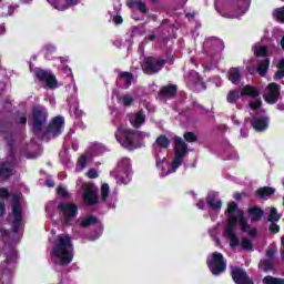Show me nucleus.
Listing matches in <instances>:
<instances>
[{"label":"nucleus","instance_id":"nucleus-20","mask_svg":"<svg viewBox=\"0 0 284 284\" xmlns=\"http://www.w3.org/2000/svg\"><path fill=\"white\" fill-rule=\"evenodd\" d=\"M125 3L130 10H134V8H136V10H139V12H142V14H148L149 12L145 2H142L140 0H126Z\"/></svg>","mask_w":284,"mask_h":284},{"label":"nucleus","instance_id":"nucleus-41","mask_svg":"<svg viewBox=\"0 0 284 284\" xmlns=\"http://www.w3.org/2000/svg\"><path fill=\"white\" fill-rule=\"evenodd\" d=\"M241 247L246 252H252V250H254V245L252 244V241L247 237L242 239Z\"/></svg>","mask_w":284,"mask_h":284},{"label":"nucleus","instance_id":"nucleus-15","mask_svg":"<svg viewBox=\"0 0 284 284\" xmlns=\"http://www.w3.org/2000/svg\"><path fill=\"white\" fill-rule=\"evenodd\" d=\"M132 168V164L130 163L129 158H123L119 163H118V169H116V175L115 179H121L122 183L126 185L128 179L130 176V170Z\"/></svg>","mask_w":284,"mask_h":284},{"label":"nucleus","instance_id":"nucleus-27","mask_svg":"<svg viewBox=\"0 0 284 284\" xmlns=\"http://www.w3.org/2000/svg\"><path fill=\"white\" fill-rule=\"evenodd\" d=\"M270 70V58H264L256 67V72L260 77H266Z\"/></svg>","mask_w":284,"mask_h":284},{"label":"nucleus","instance_id":"nucleus-47","mask_svg":"<svg viewBox=\"0 0 284 284\" xmlns=\"http://www.w3.org/2000/svg\"><path fill=\"white\" fill-rule=\"evenodd\" d=\"M268 232L271 234H278V232H281V226H278V224H276V222H271V224L268 226Z\"/></svg>","mask_w":284,"mask_h":284},{"label":"nucleus","instance_id":"nucleus-29","mask_svg":"<svg viewBox=\"0 0 284 284\" xmlns=\"http://www.w3.org/2000/svg\"><path fill=\"white\" fill-rule=\"evenodd\" d=\"M118 77L121 81H124V88H130L132 81H134V74H132V72L119 71Z\"/></svg>","mask_w":284,"mask_h":284},{"label":"nucleus","instance_id":"nucleus-4","mask_svg":"<svg viewBox=\"0 0 284 284\" xmlns=\"http://www.w3.org/2000/svg\"><path fill=\"white\" fill-rule=\"evenodd\" d=\"M11 196V213L13 217V220L11 221V231L2 227V239H4L6 236L7 239H10V236L19 234V231L21 230V223H23V207L21 206V197L17 193H13Z\"/></svg>","mask_w":284,"mask_h":284},{"label":"nucleus","instance_id":"nucleus-28","mask_svg":"<svg viewBox=\"0 0 284 284\" xmlns=\"http://www.w3.org/2000/svg\"><path fill=\"white\" fill-rule=\"evenodd\" d=\"M155 145H158V148H162V150H169L172 145V140H170L168 135L161 134L156 138Z\"/></svg>","mask_w":284,"mask_h":284},{"label":"nucleus","instance_id":"nucleus-36","mask_svg":"<svg viewBox=\"0 0 284 284\" xmlns=\"http://www.w3.org/2000/svg\"><path fill=\"white\" fill-rule=\"evenodd\" d=\"M258 267L263 270V272H272V270H274V264L272 263V260H261Z\"/></svg>","mask_w":284,"mask_h":284},{"label":"nucleus","instance_id":"nucleus-22","mask_svg":"<svg viewBox=\"0 0 284 284\" xmlns=\"http://www.w3.org/2000/svg\"><path fill=\"white\" fill-rule=\"evenodd\" d=\"M241 90L239 89H233L230 90L227 95H226V101L227 103H230L231 105H236L239 108V101L241 100Z\"/></svg>","mask_w":284,"mask_h":284},{"label":"nucleus","instance_id":"nucleus-57","mask_svg":"<svg viewBox=\"0 0 284 284\" xmlns=\"http://www.w3.org/2000/svg\"><path fill=\"white\" fill-rule=\"evenodd\" d=\"M14 14V7L9 6L8 7V13H6V17H12Z\"/></svg>","mask_w":284,"mask_h":284},{"label":"nucleus","instance_id":"nucleus-19","mask_svg":"<svg viewBox=\"0 0 284 284\" xmlns=\"http://www.w3.org/2000/svg\"><path fill=\"white\" fill-rule=\"evenodd\" d=\"M129 121H130L132 128H135L136 130H139V128H141V125H143V123H145V111L140 110L135 113H131L129 115Z\"/></svg>","mask_w":284,"mask_h":284},{"label":"nucleus","instance_id":"nucleus-62","mask_svg":"<svg viewBox=\"0 0 284 284\" xmlns=\"http://www.w3.org/2000/svg\"><path fill=\"white\" fill-rule=\"evenodd\" d=\"M45 185H47V187H54V182H53V180H47V181H45Z\"/></svg>","mask_w":284,"mask_h":284},{"label":"nucleus","instance_id":"nucleus-23","mask_svg":"<svg viewBox=\"0 0 284 284\" xmlns=\"http://www.w3.org/2000/svg\"><path fill=\"white\" fill-rule=\"evenodd\" d=\"M275 193L276 189L272 186H263L256 190L255 196H257V199H267V196H274Z\"/></svg>","mask_w":284,"mask_h":284},{"label":"nucleus","instance_id":"nucleus-21","mask_svg":"<svg viewBox=\"0 0 284 284\" xmlns=\"http://www.w3.org/2000/svg\"><path fill=\"white\" fill-rule=\"evenodd\" d=\"M241 97H250L251 99H257V97H261V91H258V89L252 87L251 84H246L241 90Z\"/></svg>","mask_w":284,"mask_h":284},{"label":"nucleus","instance_id":"nucleus-64","mask_svg":"<svg viewBox=\"0 0 284 284\" xmlns=\"http://www.w3.org/2000/svg\"><path fill=\"white\" fill-rule=\"evenodd\" d=\"M2 105L7 106L9 110L12 108V103H10V101H3Z\"/></svg>","mask_w":284,"mask_h":284},{"label":"nucleus","instance_id":"nucleus-12","mask_svg":"<svg viewBox=\"0 0 284 284\" xmlns=\"http://www.w3.org/2000/svg\"><path fill=\"white\" fill-rule=\"evenodd\" d=\"M263 99L265 103H268V105L278 103V99H281V85L276 82L268 83L266 92L263 94Z\"/></svg>","mask_w":284,"mask_h":284},{"label":"nucleus","instance_id":"nucleus-50","mask_svg":"<svg viewBox=\"0 0 284 284\" xmlns=\"http://www.w3.org/2000/svg\"><path fill=\"white\" fill-rule=\"evenodd\" d=\"M57 190H58V194L62 199H68V191L65 190V187H63L62 185H59Z\"/></svg>","mask_w":284,"mask_h":284},{"label":"nucleus","instance_id":"nucleus-59","mask_svg":"<svg viewBox=\"0 0 284 284\" xmlns=\"http://www.w3.org/2000/svg\"><path fill=\"white\" fill-rule=\"evenodd\" d=\"M257 231L256 229H248V235L252 236L253 239L256 237Z\"/></svg>","mask_w":284,"mask_h":284},{"label":"nucleus","instance_id":"nucleus-25","mask_svg":"<svg viewBox=\"0 0 284 284\" xmlns=\"http://www.w3.org/2000/svg\"><path fill=\"white\" fill-rule=\"evenodd\" d=\"M248 215L251 216V221L258 222L265 215V211L258 206H252L248 209Z\"/></svg>","mask_w":284,"mask_h":284},{"label":"nucleus","instance_id":"nucleus-10","mask_svg":"<svg viewBox=\"0 0 284 284\" xmlns=\"http://www.w3.org/2000/svg\"><path fill=\"white\" fill-rule=\"evenodd\" d=\"M165 63H168L165 59H159L154 62V57H149L142 65V72L149 77L159 74V72L165 68Z\"/></svg>","mask_w":284,"mask_h":284},{"label":"nucleus","instance_id":"nucleus-1","mask_svg":"<svg viewBox=\"0 0 284 284\" xmlns=\"http://www.w3.org/2000/svg\"><path fill=\"white\" fill-rule=\"evenodd\" d=\"M52 256L58 258L59 265L67 267L74 260V246L72 245V237L70 235H59L53 243L51 252Z\"/></svg>","mask_w":284,"mask_h":284},{"label":"nucleus","instance_id":"nucleus-9","mask_svg":"<svg viewBox=\"0 0 284 284\" xmlns=\"http://www.w3.org/2000/svg\"><path fill=\"white\" fill-rule=\"evenodd\" d=\"M63 128H65V119L58 115L50 121L49 125L43 132V136H52L53 139H57V136H61V134H63Z\"/></svg>","mask_w":284,"mask_h":284},{"label":"nucleus","instance_id":"nucleus-48","mask_svg":"<svg viewBox=\"0 0 284 284\" xmlns=\"http://www.w3.org/2000/svg\"><path fill=\"white\" fill-rule=\"evenodd\" d=\"M65 6L61 8V10H68V8H72L74 6H79V0H64Z\"/></svg>","mask_w":284,"mask_h":284},{"label":"nucleus","instance_id":"nucleus-34","mask_svg":"<svg viewBox=\"0 0 284 284\" xmlns=\"http://www.w3.org/2000/svg\"><path fill=\"white\" fill-rule=\"evenodd\" d=\"M224 236L230 239V247H239L241 245V240H239V236H236V233H224Z\"/></svg>","mask_w":284,"mask_h":284},{"label":"nucleus","instance_id":"nucleus-38","mask_svg":"<svg viewBox=\"0 0 284 284\" xmlns=\"http://www.w3.org/2000/svg\"><path fill=\"white\" fill-rule=\"evenodd\" d=\"M267 220L270 223H278V221H281V214H278V211L276 210V207H271Z\"/></svg>","mask_w":284,"mask_h":284},{"label":"nucleus","instance_id":"nucleus-52","mask_svg":"<svg viewBox=\"0 0 284 284\" xmlns=\"http://www.w3.org/2000/svg\"><path fill=\"white\" fill-rule=\"evenodd\" d=\"M87 176H88L89 179H99V173L97 172V170L90 169V170L87 172Z\"/></svg>","mask_w":284,"mask_h":284},{"label":"nucleus","instance_id":"nucleus-14","mask_svg":"<svg viewBox=\"0 0 284 284\" xmlns=\"http://www.w3.org/2000/svg\"><path fill=\"white\" fill-rule=\"evenodd\" d=\"M231 276L235 284H254V280L247 275V272L239 266L231 267Z\"/></svg>","mask_w":284,"mask_h":284},{"label":"nucleus","instance_id":"nucleus-5","mask_svg":"<svg viewBox=\"0 0 284 284\" xmlns=\"http://www.w3.org/2000/svg\"><path fill=\"white\" fill-rule=\"evenodd\" d=\"M31 120L33 134H41L48 123V109L41 104H34L31 109Z\"/></svg>","mask_w":284,"mask_h":284},{"label":"nucleus","instance_id":"nucleus-40","mask_svg":"<svg viewBox=\"0 0 284 284\" xmlns=\"http://www.w3.org/2000/svg\"><path fill=\"white\" fill-rule=\"evenodd\" d=\"M110 196V185L108 183L102 184L101 186V197L102 202L105 203Z\"/></svg>","mask_w":284,"mask_h":284},{"label":"nucleus","instance_id":"nucleus-24","mask_svg":"<svg viewBox=\"0 0 284 284\" xmlns=\"http://www.w3.org/2000/svg\"><path fill=\"white\" fill-rule=\"evenodd\" d=\"M236 225H239V215H229L227 225L224 229V234H234Z\"/></svg>","mask_w":284,"mask_h":284},{"label":"nucleus","instance_id":"nucleus-63","mask_svg":"<svg viewBox=\"0 0 284 284\" xmlns=\"http://www.w3.org/2000/svg\"><path fill=\"white\" fill-rule=\"evenodd\" d=\"M146 39H148L149 41H154V39H156V34H154V32H151V33L146 37Z\"/></svg>","mask_w":284,"mask_h":284},{"label":"nucleus","instance_id":"nucleus-55","mask_svg":"<svg viewBox=\"0 0 284 284\" xmlns=\"http://www.w3.org/2000/svg\"><path fill=\"white\" fill-rule=\"evenodd\" d=\"M17 123H19L20 125H26V123H28V116L26 115V113H23L18 120Z\"/></svg>","mask_w":284,"mask_h":284},{"label":"nucleus","instance_id":"nucleus-60","mask_svg":"<svg viewBox=\"0 0 284 284\" xmlns=\"http://www.w3.org/2000/svg\"><path fill=\"white\" fill-rule=\"evenodd\" d=\"M196 207H199V210H204V209H205V202L199 201V202L196 203Z\"/></svg>","mask_w":284,"mask_h":284},{"label":"nucleus","instance_id":"nucleus-30","mask_svg":"<svg viewBox=\"0 0 284 284\" xmlns=\"http://www.w3.org/2000/svg\"><path fill=\"white\" fill-rule=\"evenodd\" d=\"M99 223V217L95 215H89L84 220L81 221V227H90L92 225H97Z\"/></svg>","mask_w":284,"mask_h":284},{"label":"nucleus","instance_id":"nucleus-7","mask_svg":"<svg viewBox=\"0 0 284 284\" xmlns=\"http://www.w3.org/2000/svg\"><path fill=\"white\" fill-rule=\"evenodd\" d=\"M206 265L213 276H221L227 270L223 253L216 251L211 254V258L206 260Z\"/></svg>","mask_w":284,"mask_h":284},{"label":"nucleus","instance_id":"nucleus-37","mask_svg":"<svg viewBox=\"0 0 284 284\" xmlns=\"http://www.w3.org/2000/svg\"><path fill=\"white\" fill-rule=\"evenodd\" d=\"M270 48L267 45H261L260 48H256L254 51V55L258 59L263 57L264 59H267Z\"/></svg>","mask_w":284,"mask_h":284},{"label":"nucleus","instance_id":"nucleus-8","mask_svg":"<svg viewBox=\"0 0 284 284\" xmlns=\"http://www.w3.org/2000/svg\"><path fill=\"white\" fill-rule=\"evenodd\" d=\"M58 210L63 216L64 225H70L79 214V206L72 202H60L58 203Z\"/></svg>","mask_w":284,"mask_h":284},{"label":"nucleus","instance_id":"nucleus-43","mask_svg":"<svg viewBox=\"0 0 284 284\" xmlns=\"http://www.w3.org/2000/svg\"><path fill=\"white\" fill-rule=\"evenodd\" d=\"M7 145L9 148V159H17V155H14V140L12 138L7 139Z\"/></svg>","mask_w":284,"mask_h":284},{"label":"nucleus","instance_id":"nucleus-32","mask_svg":"<svg viewBox=\"0 0 284 284\" xmlns=\"http://www.w3.org/2000/svg\"><path fill=\"white\" fill-rule=\"evenodd\" d=\"M118 102L122 103L124 108H131L132 103H134V98L130 94H123L118 98Z\"/></svg>","mask_w":284,"mask_h":284},{"label":"nucleus","instance_id":"nucleus-61","mask_svg":"<svg viewBox=\"0 0 284 284\" xmlns=\"http://www.w3.org/2000/svg\"><path fill=\"white\" fill-rule=\"evenodd\" d=\"M242 197L243 195L241 194V192H235L233 195V199H235V201H241Z\"/></svg>","mask_w":284,"mask_h":284},{"label":"nucleus","instance_id":"nucleus-13","mask_svg":"<svg viewBox=\"0 0 284 284\" xmlns=\"http://www.w3.org/2000/svg\"><path fill=\"white\" fill-rule=\"evenodd\" d=\"M17 174V158H8L1 162V181H8Z\"/></svg>","mask_w":284,"mask_h":284},{"label":"nucleus","instance_id":"nucleus-56","mask_svg":"<svg viewBox=\"0 0 284 284\" xmlns=\"http://www.w3.org/2000/svg\"><path fill=\"white\" fill-rule=\"evenodd\" d=\"M113 21H114L115 26H121V23H123V17H121V16H115V17L113 18Z\"/></svg>","mask_w":284,"mask_h":284},{"label":"nucleus","instance_id":"nucleus-31","mask_svg":"<svg viewBox=\"0 0 284 284\" xmlns=\"http://www.w3.org/2000/svg\"><path fill=\"white\" fill-rule=\"evenodd\" d=\"M237 216H239V223L242 232H247L250 230V224H247V220H245V213L239 210Z\"/></svg>","mask_w":284,"mask_h":284},{"label":"nucleus","instance_id":"nucleus-2","mask_svg":"<svg viewBox=\"0 0 284 284\" xmlns=\"http://www.w3.org/2000/svg\"><path fill=\"white\" fill-rule=\"evenodd\" d=\"M13 243L14 239L10 240L9 243H6L2 247V256L4 258L1 264L2 284L10 283V281H12L14 270L17 268V260L19 258V255Z\"/></svg>","mask_w":284,"mask_h":284},{"label":"nucleus","instance_id":"nucleus-17","mask_svg":"<svg viewBox=\"0 0 284 284\" xmlns=\"http://www.w3.org/2000/svg\"><path fill=\"white\" fill-rule=\"evenodd\" d=\"M251 125L255 132H265V130L270 128V118L262 114H255L252 118Z\"/></svg>","mask_w":284,"mask_h":284},{"label":"nucleus","instance_id":"nucleus-35","mask_svg":"<svg viewBox=\"0 0 284 284\" xmlns=\"http://www.w3.org/2000/svg\"><path fill=\"white\" fill-rule=\"evenodd\" d=\"M263 284H284V278L283 277H274L272 275H266L262 280Z\"/></svg>","mask_w":284,"mask_h":284},{"label":"nucleus","instance_id":"nucleus-16","mask_svg":"<svg viewBox=\"0 0 284 284\" xmlns=\"http://www.w3.org/2000/svg\"><path fill=\"white\" fill-rule=\"evenodd\" d=\"M82 200L84 205L88 207H92V205H97L99 203V195L97 194V187L90 184L83 192Z\"/></svg>","mask_w":284,"mask_h":284},{"label":"nucleus","instance_id":"nucleus-42","mask_svg":"<svg viewBox=\"0 0 284 284\" xmlns=\"http://www.w3.org/2000/svg\"><path fill=\"white\" fill-rule=\"evenodd\" d=\"M273 17L280 21V23H284V7L275 9Z\"/></svg>","mask_w":284,"mask_h":284},{"label":"nucleus","instance_id":"nucleus-33","mask_svg":"<svg viewBox=\"0 0 284 284\" xmlns=\"http://www.w3.org/2000/svg\"><path fill=\"white\" fill-rule=\"evenodd\" d=\"M206 205L211 210H221L223 207V202L221 200H215L214 197H206Z\"/></svg>","mask_w":284,"mask_h":284},{"label":"nucleus","instance_id":"nucleus-53","mask_svg":"<svg viewBox=\"0 0 284 284\" xmlns=\"http://www.w3.org/2000/svg\"><path fill=\"white\" fill-rule=\"evenodd\" d=\"M78 163L81 165V168H85L88 165V155H81Z\"/></svg>","mask_w":284,"mask_h":284},{"label":"nucleus","instance_id":"nucleus-58","mask_svg":"<svg viewBox=\"0 0 284 284\" xmlns=\"http://www.w3.org/2000/svg\"><path fill=\"white\" fill-rule=\"evenodd\" d=\"M277 70H284V58H282L276 65Z\"/></svg>","mask_w":284,"mask_h":284},{"label":"nucleus","instance_id":"nucleus-54","mask_svg":"<svg viewBox=\"0 0 284 284\" xmlns=\"http://www.w3.org/2000/svg\"><path fill=\"white\" fill-rule=\"evenodd\" d=\"M1 199L6 201V199H10V191L6 187H1Z\"/></svg>","mask_w":284,"mask_h":284},{"label":"nucleus","instance_id":"nucleus-46","mask_svg":"<svg viewBox=\"0 0 284 284\" xmlns=\"http://www.w3.org/2000/svg\"><path fill=\"white\" fill-rule=\"evenodd\" d=\"M251 110H261V105H263V100L261 98L256 99L248 103Z\"/></svg>","mask_w":284,"mask_h":284},{"label":"nucleus","instance_id":"nucleus-18","mask_svg":"<svg viewBox=\"0 0 284 284\" xmlns=\"http://www.w3.org/2000/svg\"><path fill=\"white\" fill-rule=\"evenodd\" d=\"M179 92V87L176 84H168L160 89L159 97L161 99H174Z\"/></svg>","mask_w":284,"mask_h":284},{"label":"nucleus","instance_id":"nucleus-6","mask_svg":"<svg viewBox=\"0 0 284 284\" xmlns=\"http://www.w3.org/2000/svg\"><path fill=\"white\" fill-rule=\"evenodd\" d=\"M174 158L171 162L173 172H176L183 165V159L187 156V143L181 136L175 135L173 139Z\"/></svg>","mask_w":284,"mask_h":284},{"label":"nucleus","instance_id":"nucleus-26","mask_svg":"<svg viewBox=\"0 0 284 284\" xmlns=\"http://www.w3.org/2000/svg\"><path fill=\"white\" fill-rule=\"evenodd\" d=\"M229 81L234 85H239L241 83V69L236 67H232L229 70Z\"/></svg>","mask_w":284,"mask_h":284},{"label":"nucleus","instance_id":"nucleus-39","mask_svg":"<svg viewBox=\"0 0 284 284\" xmlns=\"http://www.w3.org/2000/svg\"><path fill=\"white\" fill-rule=\"evenodd\" d=\"M183 139L186 141V143H196V141H199V135L192 131H186L183 134Z\"/></svg>","mask_w":284,"mask_h":284},{"label":"nucleus","instance_id":"nucleus-51","mask_svg":"<svg viewBox=\"0 0 284 284\" xmlns=\"http://www.w3.org/2000/svg\"><path fill=\"white\" fill-rule=\"evenodd\" d=\"M274 256H276V251L274 248L266 250L267 261H274Z\"/></svg>","mask_w":284,"mask_h":284},{"label":"nucleus","instance_id":"nucleus-11","mask_svg":"<svg viewBox=\"0 0 284 284\" xmlns=\"http://www.w3.org/2000/svg\"><path fill=\"white\" fill-rule=\"evenodd\" d=\"M34 77L40 81V83H45V88L49 90H54L59 85V81H57V77L47 70L41 68H37L34 71Z\"/></svg>","mask_w":284,"mask_h":284},{"label":"nucleus","instance_id":"nucleus-44","mask_svg":"<svg viewBox=\"0 0 284 284\" xmlns=\"http://www.w3.org/2000/svg\"><path fill=\"white\" fill-rule=\"evenodd\" d=\"M194 85H199L203 91L207 90V84H205V81H203L202 77L199 74H196L194 79Z\"/></svg>","mask_w":284,"mask_h":284},{"label":"nucleus","instance_id":"nucleus-3","mask_svg":"<svg viewBox=\"0 0 284 284\" xmlns=\"http://www.w3.org/2000/svg\"><path fill=\"white\" fill-rule=\"evenodd\" d=\"M115 138L122 148L132 152L142 148L145 133L132 129L120 128L119 134H116Z\"/></svg>","mask_w":284,"mask_h":284},{"label":"nucleus","instance_id":"nucleus-49","mask_svg":"<svg viewBox=\"0 0 284 284\" xmlns=\"http://www.w3.org/2000/svg\"><path fill=\"white\" fill-rule=\"evenodd\" d=\"M274 81H278L281 79H284V69H277L275 74L273 75Z\"/></svg>","mask_w":284,"mask_h":284},{"label":"nucleus","instance_id":"nucleus-45","mask_svg":"<svg viewBox=\"0 0 284 284\" xmlns=\"http://www.w3.org/2000/svg\"><path fill=\"white\" fill-rule=\"evenodd\" d=\"M229 216H235L234 212H239V204L236 202H229L227 204Z\"/></svg>","mask_w":284,"mask_h":284}]
</instances>
